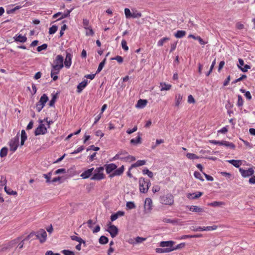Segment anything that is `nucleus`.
Masks as SVG:
<instances>
[{"mask_svg":"<svg viewBox=\"0 0 255 255\" xmlns=\"http://www.w3.org/2000/svg\"><path fill=\"white\" fill-rule=\"evenodd\" d=\"M139 190L141 192L145 193L148 191L151 183L148 180H145V178L141 177L139 179Z\"/></svg>","mask_w":255,"mask_h":255,"instance_id":"1","label":"nucleus"},{"mask_svg":"<svg viewBox=\"0 0 255 255\" xmlns=\"http://www.w3.org/2000/svg\"><path fill=\"white\" fill-rule=\"evenodd\" d=\"M160 202L165 205L172 206L174 202V197L171 194H167L160 197Z\"/></svg>","mask_w":255,"mask_h":255,"instance_id":"2","label":"nucleus"},{"mask_svg":"<svg viewBox=\"0 0 255 255\" xmlns=\"http://www.w3.org/2000/svg\"><path fill=\"white\" fill-rule=\"evenodd\" d=\"M63 67V57L60 55L56 57L54 61V64L52 65V69L59 71Z\"/></svg>","mask_w":255,"mask_h":255,"instance_id":"3","label":"nucleus"},{"mask_svg":"<svg viewBox=\"0 0 255 255\" xmlns=\"http://www.w3.org/2000/svg\"><path fill=\"white\" fill-rule=\"evenodd\" d=\"M48 100V98L45 94H43L41 97L39 101L36 104V108L38 112H40L41 111Z\"/></svg>","mask_w":255,"mask_h":255,"instance_id":"4","label":"nucleus"},{"mask_svg":"<svg viewBox=\"0 0 255 255\" xmlns=\"http://www.w3.org/2000/svg\"><path fill=\"white\" fill-rule=\"evenodd\" d=\"M104 170V167H100L95 169V173L92 177V180H100L104 178V175L103 173Z\"/></svg>","mask_w":255,"mask_h":255,"instance_id":"5","label":"nucleus"},{"mask_svg":"<svg viewBox=\"0 0 255 255\" xmlns=\"http://www.w3.org/2000/svg\"><path fill=\"white\" fill-rule=\"evenodd\" d=\"M210 142L214 144L224 145L231 149H235V145L232 143L225 140L217 141L215 140H210Z\"/></svg>","mask_w":255,"mask_h":255,"instance_id":"6","label":"nucleus"},{"mask_svg":"<svg viewBox=\"0 0 255 255\" xmlns=\"http://www.w3.org/2000/svg\"><path fill=\"white\" fill-rule=\"evenodd\" d=\"M108 229L107 231H108L112 238H114L117 236L118 234V228L114 225H112L111 223L110 222L108 224Z\"/></svg>","mask_w":255,"mask_h":255,"instance_id":"7","label":"nucleus"},{"mask_svg":"<svg viewBox=\"0 0 255 255\" xmlns=\"http://www.w3.org/2000/svg\"><path fill=\"white\" fill-rule=\"evenodd\" d=\"M43 121H40V124L39 126L36 128L35 130V134L36 135L44 134L47 132V128L46 126L42 124Z\"/></svg>","mask_w":255,"mask_h":255,"instance_id":"8","label":"nucleus"},{"mask_svg":"<svg viewBox=\"0 0 255 255\" xmlns=\"http://www.w3.org/2000/svg\"><path fill=\"white\" fill-rule=\"evenodd\" d=\"M35 235L37 238L39 240L40 243H43L46 241L47 238V233L44 230H39L36 233Z\"/></svg>","mask_w":255,"mask_h":255,"instance_id":"9","label":"nucleus"},{"mask_svg":"<svg viewBox=\"0 0 255 255\" xmlns=\"http://www.w3.org/2000/svg\"><path fill=\"white\" fill-rule=\"evenodd\" d=\"M19 141V136L18 135L12 138L9 142L10 150L12 152H14L18 147Z\"/></svg>","mask_w":255,"mask_h":255,"instance_id":"10","label":"nucleus"},{"mask_svg":"<svg viewBox=\"0 0 255 255\" xmlns=\"http://www.w3.org/2000/svg\"><path fill=\"white\" fill-rule=\"evenodd\" d=\"M239 171L243 177H248L254 173V170L253 168H250L248 169L245 170L242 168H239Z\"/></svg>","mask_w":255,"mask_h":255,"instance_id":"11","label":"nucleus"},{"mask_svg":"<svg viewBox=\"0 0 255 255\" xmlns=\"http://www.w3.org/2000/svg\"><path fill=\"white\" fill-rule=\"evenodd\" d=\"M144 208L145 211L150 212L152 208V201L149 198H146L144 201Z\"/></svg>","mask_w":255,"mask_h":255,"instance_id":"12","label":"nucleus"},{"mask_svg":"<svg viewBox=\"0 0 255 255\" xmlns=\"http://www.w3.org/2000/svg\"><path fill=\"white\" fill-rule=\"evenodd\" d=\"M72 57V55L70 53L66 52V55L64 61V65L66 67L69 68L71 65Z\"/></svg>","mask_w":255,"mask_h":255,"instance_id":"13","label":"nucleus"},{"mask_svg":"<svg viewBox=\"0 0 255 255\" xmlns=\"http://www.w3.org/2000/svg\"><path fill=\"white\" fill-rule=\"evenodd\" d=\"M203 193L201 192H197L193 193H188L187 194V197L189 199H196L200 197H201L203 195Z\"/></svg>","mask_w":255,"mask_h":255,"instance_id":"14","label":"nucleus"},{"mask_svg":"<svg viewBox=\"0 0 255 255\" xmlns=\"http://www.w3.org/2000/svg\"><path fill=\"white\" fill-rule=\"evenodd\" d=\"M124 170V166L122 165L121 167L117 169H115L114 172L110 175V177L112 178L115 176H120L122 175Z\"/></svg>","mask_w":255,"mask_h":255,"instance_id":"15","label":"nucleus"},{"mask_svg":"<svg viewBox=\"0 0 255 255\" xmlns=\"http://www.w3.org/2000/svg\"><path fill=\"white\" fill-rule=\"evenodd\" d=\"M174 243V242L172 241H162L160 243V246L162 248H172Z\"/></svg>","mask_w":255,"mask_h":255,"instance_id":"16","label":"nucleus"},{"mask_svg":"<svg viewBox=\"0 0 255 255\" xmlns=\"http://www.w3.org/2000/svg\"><path fill=\"white\" fill-rule=\"evenodd\" d=\"M147 104V101L146 100L140 99L138 100L135 107L138 109H143L146 106Z\"/></svg>","mask_w":255,"mask_h":255,"instance_id":"17","label":"nucleus"},{"mask_svg":"<svg viewBox=\"0 0 255 255\" xmlns=\"http://www.w3.org/2000/svg\"><path fill=\"white\" fill-rule=\"evenodd\" d=\"M125 215V212L122 211H119L117 213L112 214L111 216V220L113 222L117 220L119 217L123 216Z\"/></svg>","mask_w":255,"mask_h":255,"instance_id":"18","label":"nucleus"},{"mask_svg":"<svg viewBox=\"0 0 255 255\" xmlns=\"http://www.w3.org/2000/svg\"><path fill=\"white\" fill-rule=\"evenodd\" d=\"M117 166L114 163H111L106 166V172L108 174L111 173L117 168Z\"/></svg>","mask_w":255,"mask_h":255,"instance_id":"19","label":"nucleus"},{"mask_svg":"<svg viewBox=\"0 0 255 255\" xmlns=\"http://www.w3.org/2000/svg\"><path fill=\"white\" fill-rule=\"evenodd\" d=\"M93 170H94V168L89 169L86 170L85 171H84V172H83L81 174L80 176L83 179L87 178L89 177L90 176V175L92 174V173Z\"/></svg>","mask_w":255,"mask_h":255,"instance_id":"20","label":"nucleus"},{"mask_svg":"<svg viewBox=\"0 0 255 255\" xmlns=\"http://www.w3.org/2000/svg\"><path fill=\"white\" fill-rule=\"evenodd\" d=\"M189 209L190 211L196 213H200L204 212L203 208L197 206H191L189 207Z\"/></svg>","mask_w":255,"mask_h":255,"instance_id":"21","label":"nucleus"},{"mask_svg":"<svg viewBox=\"0 0 255 255\" xmlns=\"http://www.w3.org/2000/svg\"><path fill=\"white\" fill-rule=\"evenodd\" d=\"M87 83V80H84L83 81L80 83L77 86V92L79 93H81L83 89L86 86Z\"/></svg>","mask_w":255,"mask_h":255,"instance_id":"22","label":"nucleus"},{"mask_svg":"<svg viewBox=\"0 0 255 255\" xmlns=\"http://www.w3.org/2000/svg\"><path fill=\"white\" fill-rule=\"evenodd\" d=\"M15 41L20 42H25L26 41L27 38L25 36H22L21 34L16 35L14 37Z\"/></svg>","mask_w":255,"mask_h":255,"instance_id":"23","label":"nucleus"},{"mask_svg":"<svg viewBox=\"0 0 255 255\" xmlns=\"http://www.w3.org/2000/svg\"><path fill=\"white\" fill-rule=\"evenodd\" d=\"M146 161L144 160H139L137 161L135 163L132 164L129 168V170L133 168L138 167L140 166L143 165L145 164Z\"/></svg>","mask_w":255,"mask_h":255,"instance_id":"24","label":"nucleus"},{"mask_svg":"<svg viewBox=\"0 0 255 255\" xmlns=\"http://www.w3.org/2000/svg\"><path fill=\"white\" fill-rule=\"evenodd\" d=\"M160 87L161 88L160 91H167L169 90L171 88V85L170 84H167L165 83L161 82L160 83Z\"/></svg>","mask_w":255,"mask_h":255,"instance_id":"25","label":"nucleus"},{"mask_svg":"<svg viewBox=\"0 0 255 255\" xmlns=\"http://www.w3.org/2000/svg\"><path fill=\"white\" fill-rule=\"evenodd\" d=\"M155 251L157 253L163 254L171 252L172 251V250H170V248H156Z\"/></svg>","mask_w":255,"mask_h":255,"instance_id":"26","label":"nucleus"},{"mask_svg":"<svg viewBox=\"0 0 255 255\" xmlns=\"http://www.w3.org/2000/svg\"><path fill=\"white\" fill-rule=\"evenodd\" d=\"M141 137L140 136V134L139 133H138V136H137L136 139L132 138L130 140V142L131 144H137L138 143H141Z\"/></svg>","mask_w":255,"mask_h":255,"instance_id":"27","label":"nucleus"},{"mask_svg":"<svg viewBox=\"0 0 255 255\" xmlns=\"http://www.w3.org/2000/svg\"><path fill=\"white\" fill-rule=\"evenodd\" d=\"M228 162L236 167H239L241 165V161L239 160H230Z\"/></svg>","mask_w":255,"mask_h":255,"instance_id":"28","label":"nucleus"},{"mask_svg":"<svg viewBox=\"0 0 255 255\" xmlns=\"http://www.w3.org/2000/svg\"><path fill=\"white\" fill-rule=\"evenodd\" d=\"M26 139H27V136H26V132L24 130H22L21 133V142H20L21 145H23L24 144V143Z\"/></svg>","mask_w":255,"mask_h":255,"instance_id":"29","label":"nucleus"},{"mask_svg":"<svg viewBox=\"0 0 255 255\" xmlns=\"http://www.w3.org/2000/svg\"><path fill=\"white\" fill-rule=\"evenodd\" d=\"M182 96L180 94H177L175 96V106L178 107L182 101Z\"/></svg>","mask_w":255,"mask_h":255,"instance_id":"30","label":"nucleus"},{"mask_svg":"<svg viewBox=\"0 0 255 255\" xmlns=\"http://www.w3.org/2000/svg\"><path fill=\"white\" fill-rule=\"evenodd\" d=\"M186 34V32L184 30H178L175 34V36L178 38H181L184 37Z\"/></svg>","mask_w":255,"mask_h":255,"instance_id":"31","label":"nucleus"},{"mask_svg":"<svg viewBox=\"0 0 255 255\" xmlns=\"http://www.w3.org/2000/svg\"><path fill=\"white\" fill-rule=\"evenodd\" d=\"M71 239L73 241H76L79 243H82L84 245L86 244V242L81 238L75 236H71Z\"/></svg>","mask_w":255,"mask_h":255,"instance_id":"32","label":"nucleus"},{"mask_svg":"<svg viewBox=\"0 0 255 255\" xmlns=\"http://www.w3.org/2000/svg\"><path fill=\"white\" fill-rule=\"evenodd\" d=\"M208 205L212 207H218L225 205V203L223 202L215 201L209 203Z\"/></svg>","mask_w":255,"mask_h":255,"instance_id":"33","label":"nucleus"},{"mask_svg":"<svg viewBox=\"0 0 255 255\" xmlns=\"http://www.w3.org/2000/svg\"><path fill=\"white\" fill-rule=\"evenodd\" d=\"M106 59L105 58L99 65L98 68L97 70L96 73H99L103 68L105 63H106Z\"/></svg>","mask_w":255,"mask_h":255,"instance_id":"34","label":"nucleus"},{"mask_svg":"<svg viewBox=\"0 0 255 255\" xmlns=\"http://www.w3.org/2000/svg\"><path fill=\"white\" fill-rule=\"evenodd\" d=\"M59 71L57 70H55L53 69H52L51 72V77L52 78L54 81L58 79V76L56 75L59 73Z\"/></svg>","mask_w":255,"mask_h":255,"instance_id":"35","label":"nucleus"},{"mask_svg":"<svg viewBox=\"0 0 255 255\" xmlns=\"http://www.w3.org/2000/svg\"><path fill=\"white\" fill-rule=\"evenodd\" d=\"M108 238L104 236H102L99 240V242L101 244H106L108 243Z\"/></svg>","mask_w":255,"mask_h":255,"instance_id":"36","label":"nucleus"},{"mask_svg":"<svg viewBox=\"0 0 255 255\" xmlns=\"http://www.w3.org/2000/svg\"><path fill=\"white\" fill-rule=\"evenodd\" d=\"M4 191L8 195H17V192L16 191H13L11 189H8L6 186L4 187Z\"/></svg>","mask_w":255,"mask_h":255,"instance_id":"37","label":"nucleus"},{"mask_svg":"<svg viewBox=\"0 0 255 255\" xmlns=\"http://www.w3.org/2000/svg\"><path fill=\"white\" fill-rule=\"evenodd\" d=\"M186 156L188 158L190 159H199V157L196 155L195 154L191 153H188L186 154Z\"/></svg>","mask_w":255,"mask_h":255,"instance_id":"38","label":"nucleus"},{"mask_svg":"<svg viewBox=\"0 0 255 255\" xmlns=\"http://www.w3.org/2000/svg\"><path fill=\"white\" fill-rule=\"evenodd\" d=\"M169 40V38L168 37H164L162 39L159 40L157 42V45L158 46H162L163 44L168 41Z\"/></svg>","mask_w":255,"mask_h":255,"instance_id":"39","label":"nucleus"},{"mask_svg":"<svg viewBox=\"0 0 255 255\" xmlns=\"http://www.w3.org/2000/svg\"><path fill=\"white\" fill-rule=\"evenodd\" d=\"M7 153V148L6 147H3L0 151V156L3 157L6 156Z\"/></svg>","mask_w":255,"mask_h":255,"instance_id":"40","label":"nucleus"},{"mask_svg":"<svg viewBox=\"0 0 255 255\" xmlns=\"http://www.w3.org/2000/svg\"><path fill=\"white\" fill-rule=\"evenodd\" d=\"M127 208L128 209H134L136 206L133 202H128L126 204Z\"/></svg>","mask_w":255,"mask_h":255,"instance_id":"41","label":"nucleus"},{"mask_svg":"<svg viewBox=\"0 0 255 255\" xmlns=\"http://www.w3.org/2000/svg\"><path fill=\"white\" fill-rule=\"evenodd\" d=\"M142 172L143 174H147L148 176L150 178L153 177V173L151 171H149L148 169H143L142 170Z\"/></svg>","mask_w":255,"mask_h":255,"instance_id":"42","label":"nucleus"},{"mask_svg":"<svg viewBox=\"0 0 255 255\" xmlns=\"http://www.w3.org/2000/svg\"><path fill=\"white\" fill-rule=\"evenodd\" d=\"M217 228V226H208V227H203V231H210L216 230Z\"/></svg>","mask_w":255,"mask_h":255,"instance_id":"43","label":"nucleus"},{"mask_svg":"<svg viewBox=\"0 0 255 255\" xmlns=\"http://www.w3.org/2000/svg\"><path fill=\"white\" fill-rule=\"evenodd\" d=\"M125 14L126 18H128L131 17L132 13H131L130 9L128 8L125 9Z\"/></svg>","mask_w":255,"mask_h":255,"instance_id":"44","label":"nucleus"},{"mask_svg":"<svg viewBox=\"0 0 255 255\" xmlns=\"http://www.w3.org/2000/svg\"><path fill=\"white\" fill-rule=\"evenodd\" d=\"M185 244L183 243H181L180 244H178V245H177L175 247H173L172 248H170V250H172V251H174V250H178V249H181V248H183L185 247Z\"/></svg>","mask_w":255,"mask_h":255,"instance_id":"45","label":"nucleus"},{"mask_svg":"<svg viewBox=\"0 0 255 255\" xmlns=\"http://www.w3.org/2000/svg\"><path fill=\"white\" fill-rule=\"evenodd\" d=\"M142 14L140 12L135 10L132 13L131 17L133 18H139L141 17Z\"/></svg>","mask_w":255,"mask_h":255,"instance_id":"46","label":"nucleus"},{"mask_svg":"<svg viewBox=\"0 0 255 255\" xmlns=\"http://www.w3.org/2000/svg\"><path fill=\"white\" fill-rule=\"evenodd\" d=\"M57 30V26L55 25H53L52 27H50L49 29V33L50 34H54L56 32Z\"/></svg>","mask_w":255,"mask_h":255,"instance_id":"47","label":"nucleus"},{"mask_svg":"<svg viewBox=\"0 0 255 255\" xmlns=\"http://www.w3.org/2000/svg\"><path fill=\"white\" fill-rule=\"evenodd\" d=\"M238 98V102H237V106L238 107H242L244 104L243 99L241 95H239Z\"/></svg>","mask_w":255,"mask_h":255,"instance_id":"48","label":"nucleus"},{"mask_svg":"<svg viewBox=\"0 0 255 255\" xmlns=\"http://www.w3.org/2000/svg\"><path fill=\"white\" fill-rule=\"evenodd\" d=\"M86 29V35L87 36H93L94 35V32L91 27L89 28H88V29Z\"/></svg>","mask_w":255,"mask_h":255,"instance_id":"49","label":"nucleus"},{"mask_svg":"<svg viewBox=\"0 0 255 255\" xmlns=\"http://www.w3.org/2000/svg\"><path fill=\"white\" fill-rule=\"evenodd\" d=\"M122 47L125 51H128V47L127 46V42L125 40H123L122 41Z\"/></svg>","mask_w":255,"mask_h":255,"instance_id":"50","label":"nucleus"},{"mask_svg":"<svg viewBox=\"0 0 255 255\" xmlns=\"http://www.w3.org/2000/svg\"><path fill=\"white\" fill-rule=\"evenodd\" d=\"M62 253L64 255H75L73 252L67 250H63Z\"/></svg>","mask_w":255,"mask_h":255,"instance_id":"51","label":"nucleus"},{"mask_svg":"<svg viewBox=\"0 0 255 255\" xmlns=\"http://www.w3.org/2000/svg\"><path fill=\"white\" fill-rule=\"evenodd\" d=\"M47 45L46 44H43L42 45L37 47V50L38 52H40L43 50H45L47 48Z\"/></svg>","mask_w":255,"mask_h":255,"instance_id":"52","label":"nucleus"},{"mask_svg":"<svg viewBox=\"0 0 255 255\" xmlns=\"http://www.w3.org/2000/svg\"><path fill=\"white\" fill-rule=\"evenodd\" d=\"M83 24L85 29L90 27V26H89V20L87 19H83Z\"/></svg>","mask_w":255,"mask_h":255,"instance_id":"53","label":"nucleus"},{"mask_svg":"<svg viewBox=\"0 0 255 255\" xmlns=\"http://www.w3.org/2000/svg\"><path fill=\"white\" fill-rule=\"evenodd\" d=\"M145 240H146V238H142V237H137L135 238V242H136V243H137V244L141 243L142 242H143V241H145Z\"/></svg>","mask_w":255,"mask_h":255,"instance_id":"54","label":"nucleus"},{"mask_svg":"<svg viewBox=\"0 0 255 255\" xmlns=\"http://www.w3.org/2000/svg\"><path fill=\"white\" fill-rule=\"evenodd\" d=\"M66 173V171L65 169L60 168V169H58L56 170L55 171L54 174H59L60 173Z\"/></svg>","mask_w":255,"mask_h":255,"instance_id":"55","label":"nucleus"},{"mask_svg":"<svg viewBox=\"0 0 255 255\" xmlns=\"http://www.w3.org/2000/svg\"><path fill=\"white\" fill-rule=\"evenodd\" d=\"M165 223L175 224L177 222L175 220H172L170 219L164 218L162 220Z\"/></svg>","mask_w":255,"mask_h":255,"instance_id":"56","label":"nucleus"},{"mask_svg":"<svg viewBox=\"0 0 255 255\" xmlns=\"http://www.w3.org/2000/svg\"><path fill=\"white\" fill-rule=\"evenodd\" d=\"M112 60H117L119 63H121L123 61V58L120 56H117L115 58H111Z\"/></svg>","mask_w":255,"mask_h":255,"instance_id":"57","label":"nucleus"},{"mask_svg":"<svg viewBox=\"0 0 255 255\" xmlns=\"http://www.w3.org/2000/svg\"><path fill=\"white\" fill-rule=\"evenodd\" d=\"M194 175L195 178H196L197 179H200L201 180H203V179L202 178L201 174L199 172L195 171L194 173Z\"/></svg>","mask_w":255,"mask_h":255,"instance_id":"58","label":"nucleus"},{"mask_svg":"<svg viewBox=\"0 0 255 255\" xmlns=\"http://www.w3.org/2000/svg\"><path fill=\"white\" fill-rule=\"evenodd\" d=\"M71 11V10H68L66 11V12H65V13H61V16L60 17V18L59 19H62V18H64L67 17L68 15H69Z\"/></svg>","mask_w":255,"mask_h":255,"instance_id":"59","label":"nucleus"},{"mask_svg":"<svg viewBox=\"0 0 255 255\" xmlns=\"http://www.w3.org/2000/svg\"><path fill=\"white\" fill-rule=\"evenodd\" d=\"M244 66V67L241 68V71L243 72H247L249 69H251V67L249 65L246 64Z\"/></svg>","mask_w":255,"mask_h":255,"instance_id":"60","label":"nucleus"},{"mask_svg":"<svg viewBox=\"0 0 255 255\" xmlns=\"http://www.w3.org/2000/svg\"><path fill=\"white\" fill-rule=\"evenodd\" d=\"M84 149V147L83 146H81L79 147H78L76 150H74L73 152L71 153V154H76L78 153L81 151H82Z\"/></svg>","mask_w":255,"mask_h":255,"instance_id":"61","label":"nucleus"},{"mask_svg":"<svg viewBox=\"0 0 255 255\" xmlns=\"http://www.w3.org/2000/svg\"><path fill=\"white\" fill-rule=\"evenodd\" d=\"M137 129V128L136 126H135L133 127V128L132 129H128L127 130V132L128 133V134H131L132 133L136 131Z\"/></svg>","mask_w":255,"mask_h":255,"instance_id":"62","label":"nucleus"},{"mask_svg":"<svg viewBox=\"0 0 255 255\" xmlns=\"http://www.w3.org/2000/svg\"><path fill=\"white\" fill-rule=\"evenodd\" d=\"M56 97L55 95H54L52 98V99L50 100L49 103V106L50 107H52L54 106V103L55 102V100H56Z\"/></svg>","mask_w":255,"mask_h":255,"instance_id":"63","label":"nucleus"},{"mask_svg":"<svg viewBox=\"0 0 255 255\" xmlns=\"http://www.w3.org/2000/svg\"><path fill=\"white\" fill-rule=\"evenodd\" d=\"M45 255H61L59 253H54L52 251H48L46 252Z\"/></svg>","mask_w":255,"mask_h":255,"instance_id":"64","label":"nucleus"}]
</instances>
